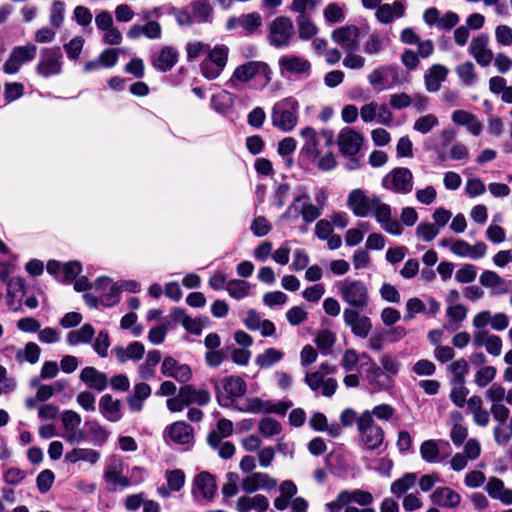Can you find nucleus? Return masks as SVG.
<instances>
[{"mask_svg": "<svg viewBox=\"0 0 512 512\" xmlns=\"http://www.w3.org/2000/svg\"><path fill=\"white\" fill-rule=\"evenodd\" d=\"M373 495L361 489L341 490L336 498L325 504L327 512H376L372 507Z\"/></svg>", "mask_w": 512, "mask_h": 512, "instance_id": "f257e3e1", "label": "nucleus"}, {"mask_svg": "<svg viewBox=\"0 0 512 512\" xmlns=\"http://www.w3.org/2000/svg\"><path fill=\"white\" fill-rule=\"evenodd\" d=\"M335 286L338 295L347 304L346 308L365 310L369 306V288L363 280L346 277L337 281Z\"/></svg>", "mask_w": 512, "mask_h": 512, "instance_id": "f03ea898", "label": "nucleus"}, {"mask_svg": "<svg viewBox=\"0 0 512 512\" xmlns=\"http://www.w3.org/2000/svg\"><path fill=\"white\" fill-rule=\"evenodd\" d=\"M272 69L263 61H248L237 66L230 78V83H248L253 81L257 89L265 88L272 80Z\"/></svg>", "mask_w": 512, "mask_h": 512, "instance_id": "7ed1b4c3", "label": "nucleus"}, {"mask_svg": "<svg viewBox=\"0 0 512 512\" xmlns=\"http://www.w3.org/2000/svg\"><path fill=\"white\" fill-rule=\"evenodd\" d=\"M386 203L378 196L369 195L361 188L353 189L349 192L346 200V206L356 217L365 218L368 216L384 215Z\"/></svg>", "mask_w": 512, "mask_h": 512, "instance_id": "20e7f679", "label": "nucleus"}, {"mask_svg": "<svg viewBox=\"0 0 512 512\" xmlns=\"http://www.w3.org/2000/svg\"><path fill=\"white\" fill-rule=\"evenodd\" d=\"M299 103L293 97L276 102L271 111V122L282 132L292 131L298 124Z\"/></svg>", "mask_w": 512, "mask_h": 512, "instance_id": "39448f33", "label": "nucleus"}, {"mask_svg": "<svg viewBox=\"0 0 512 512\" xmlns=\"http://www.w3.org/2000/svg\"><path fill=\"white\" fill-rule=\"evenodd\" d=\"M359 446L363 450L374 451L384 442V430L375 423L369 410L364 411L357 420Z\"/></svg>", "mask_w": 512, "mask_h": 512, "instance_id": "423d86ee", "label": "nucleus"}, {"mask_svg": "<svg viewBox=\"0 0 512 512\" xmlns=\"http://www.w3.org/2000/svg\"><path fill=\"white\" fill-rule=\"evenodd\" d=\"M216 398L223 407H229L235 399L242 397L247 390L245 381L240 376H228L214 382Z\"/></svg>", "mask_w": 512, "mask_h": 512, "instance_id": "0eeeda50", "label": "nucleus"}, {"mask_svg": "<svg viewBox=\"0 0 512 512\" xmlns=\"http://www.w3.org/2000/svg\"><path fill=\"white\" fill-rule=\"evenodd\" d=\"M229 49L223 44H217L213 48L209 47L206 57L200 64L202 75L209 80L220 76L228 62Z\"/></svg>", "mask_w": 512, "mask_h": 512, "instance_id": "6e6552de", "label": "nucleus"}, {"mask_svg": "<svg viewBox=\"0 0 512 512\" xmlns=\"http://www.w3.org/2000/svg\"><path fill=\"white\" fill-rule=\"evenodd\" d=\"M294 25L287 16H278L268 25V42L275 48L288 47L294 37Z\"/></svg>", "mask_w": 512, "mask_h": 512, "instance_id": "1a4fd4ad", "label": "nucleus"}, {"mask_svg": "<svg viewBox=\"0 0 512 512\" xmlns=\"http://www.w3.org/2000/svg\"><path fill=\"white\" fill-rule=\"evenodd\" d=\"M413 179L411 170L405 167H397L382 178L381 185L385 190L406 195L413 189Z\"/></svg>", "mask_w": 512, "mask_h": 512, "instance_id": "9d476101", "label": "nucleus"}, {"mask_svg": "<svg viewBox=\"0 0 512 512\" xmlns=\"http://www.w3.org/2000/svg\"><path fill=\"white\" fill-rule=\"evenodd\" d=\"M63 67V54L60 47L43 48L36 66L38 75L49 78L59 75Z\"/></svg>", "mask_w": 512, "mask_h": 512, "instance_id": "9b49d317", "label": "nucleus"}, {"mask_svg": "<svg viewBox=\"0 0 512 512\" xmlns=\"http://www.w3.org/2000/svg\"><path fill=\"white\" fill-rule=\"evenodd\" d=\"M293 211L295 212L294 217L300 214L306 223L314 222L322 214V209L316 204L311 203L310 196L304 189L299 191V195L289 205L282 217H291Z\"/></svg>", "mask_w": 512, "mask_h": 512, "instance_id": "f8f14e48", "label": "nucleus"}, {"mask_svg": "<svg viewBox=\"0 0 512 512\" xmlns=\"http://www.w3.org/2000/svg\"><path fill=\"white\" fill-rule=\"evenodd\" d=\"M368 83L377 92H382L399 84V68L395 65H382L367 76Z\"/></svg>", "mask_w": 512, "mask_h": 512, "instance_id": "ddd939ff", "label": "nucleus"}, {"mask_svg": "<svg viewBox=\"0 0 512 512\" xmlns=\"http://www.w3.org/2000/svg\"><path fill=\"white\" fill-rule=\"evenodd\" d=\"M278 65L279 73L282 77L308 78L311 74V62L299 55H284L279 58Z\"/></svg>", "mask_w": 512, "mask_h": 512, "instance_id": "4468645a", "label": "nucleus"}, {"mask_svg": "<svg viewBox=\"0 0 512 512\" xmlns=\"http://www.w3.org/2000/svg\"><path fill=\"white\" fill-rule=\"evenodd\" d=\"M36 53L37 47L32 43L14 47L3 64V72L8 75L18 73L25 63L34 60Z\"/></svg>", "mask_w": 512, "mask_h": 512, "instance_id": "2eb2a0df", "label": "nucleus"}, {"mask_svg": "<svg viewBox=\"0 0 512 512\" xmlns=\"http://www.w3.org/2000/svg\"><path fill=\"white\" fill-rule=\"evenodd\" d=\"M360 309L345 308L343 310V321L350 328L353 335L359 338H366L372 330V321L369 317L362 315Z\"/></svg>", "mask_w": 512, "mask_h": 512, "instance_id": "dca6fc26", "label": "nucleus"}, {"mask_svg": "<svg viewBox=\"0 0 512 512\" xmlns=\"http://www.w3.org/2000/svg\"><path fill=\"white\" fill-rule=\"evenodd\" d=\"M331 38L345 52L357 51L360 46V29L355 25H345L335 29L331 33Z\"/></svg>", "mask_w": 512, "mask_h": 512, "instance_id": "f3484780", "label": "nucleus"}, {"mask_svg": "<svg viewBox=\"0 0 512 512\" xmlns=\"http://www.w3.org/2000/svg\"><path fill=\"white\" fill-rule=\"evenodd\" d=\"M277 487V480L267 473L253 472L246 475L241 481V489L246 493L258 490L270 492Z\"/></svg>", "mask_w": 512, "mask_h": 512, "instance_id": "a211bd4d", "label": "nucleus"}, {"mask_svg": "<svg viewBox=\"0 0 512 512\" xmlns=\"http://www.w3.org/2000/svg\"><path fill=\"white\" fill-rule=\"evenodd\" d=\"M4 354L6 357H14L18 364L34 365L39 361L41 348L34 342H28L23 348L9 345L4 348Z\"/></svg>", "mask_w": 512, "mask_h": 512, "instance_id": "6ab92c4d", "label": "nucleus"}, {"mask_svg": "<svg viewBox=\"0 0 512 512\" xmlns=\"http://www.w3.org/2000/svg\"><path fill=\"white\" fill-rule=\"evenodd\" d=\"M488 46L489 36L487 34H480L472 39L469 47L470 55L482 67L489 66L494 58V54Z\"/></svg>", "mask_w": 512, "mask_h": 512, "instance_id": "aec40b11", "label": "nucleus"}, {"mask_svg": "<svg viewBox=\"0 0 512 512\" xmlns=\"http://www.w3.org/2000/svg\"><path fill=\"white\" fill-rule=\"evenodd\" d=\"M450 251L455 256L477 260L485 256L487 245L484 242H477L474 245H470L463 239H456L451 242Z\"/></svg>", "mask_w": 512, "mask_h": 512, "instance_id": "412c9836", "label": "nucleus"}, {"mask_svg": "<svg viewBox=\"0 0 512 512\" xmlns=\"http://www.w3.org/2000/svg\"><path fill=\"white\" fill-rule=\"evenodd\" d=\"M6 305L13 312L22 309V301L25 296V284L22 278L13 277L7 282Z\"/></svg>", "mask_w": 512, "mask_h": 512, "instance_id": "4be33fe9", "label": "nucleus"}, {"mask_svg": "<svg viewBox=\"0 0 512 512\" xmlns=\"http://www.w3.org/2000/svg\"><path fill=\"white\" fill-rule=\"evenodd\" d=\"M430 500L434 505L446 509H456L462 500L461 495L448 486L436 488L430 495Z\"/></svg>", "mask_w": 512, "mask_h": 512, "instance_id": "5701e85b", "label": "nucleus"}, {"mask_svg": "<svg viewBox=\"0 0 512 512\" xmlns=\"http://www.w3.org/2000/svg\"><path fill=\"white\" fill-rule=\"evenodd\" d=\"M363 137L360 133L344 128L338 135V146L342 154L355 156L361 148Z\"/></svg>", "mask_w": 512, "mask_h": 512, "instance_id": "b1692460", "label": "nucleus"}, {"mask_svg": "<svg viewBox=\"0 0 512 512\" xmlns=\"http://www.w3.org/2000/svg\"><path fill=\"white\" fill-rule=\"evenodd\" d=\"M217 490L216 481L209 472H201L193 480L192 493L195 497L212 500Z\"/></svg>", "mask_w": 512, "mask_h": 512, "instance_id": "393cba45", "label": "nucleus"}, {"mask_svg": "<svg viewBox=\"0 0 512 512\" xmlns=\"http://www.w3.org/2000/svg\"><path fill=\"white\" fill-rule=\"evenodd\" d=\"M406 3L404 0H395L391 4H382L376 9L375 18L381 24H390L393 21L404 17Z\"/></svg>", "mask_w": 512, "mask_h": 512, "instance_id": "a878e982", "label": "nucleus"}, {"mask_svg": "<svg viewBox=\"0 0 512 512\" xmlns=\"http://www.w3.org/2000/svg\"><path fill=\"white\" fill-rule=\"evenodd\" d=\"M161 372L164 376L172 377L180 383H186L192 377L191 368L186 364H180L172 357H166L163 360Z\"/></svg>", "mask_w": 512, "mask_h": 512, "instance_id": "bb28decb", "label": "nucleus"}, {"mask_svg": "<svg viewBox=\"0 0 512 512\" xmlns=\"http://www.w3.org/2000/svg\"><path fill=\"white\" fill-rule=\"evenodd\" d=\"M145 24H133L127 31V37L132 40L144 36L150 40L160 39L162 36V27L155 20H144Z\"/></svg>", "mask_w": 512, "mask_h": 512, "instance_id": "cd10ccee", "label": "nucleus"}, {"mask_svg": "<svg viewBox=\"0 0 512 512\" xmlns=\"http://www.w3.org/2000/svg\"><path fill=\"white\" fill-rule=\"evenodd\" d=\"M304 381L313 391H317L321 388V394L325 397H331L338 386L336 379H324L323 373L317 371L307 373Z\"/></svg>", "mask_w": 512, "mask_h": 512, "instance_id": "c85d7f7f", "label": "nucleus"}, {"mask_svg": "<svg viewBox=\"0 0 512 512\" xmlns=\"http://www.w3.org/2000/svg\"><path fill=\"white\" fill-rule=\"evenodd\" d=\"M178 61V52L173 47L164 46L151 56L152 66L160 72L170 71Z\"/></svg>", "mask_w": 512, "mask_h": 512, "instance_id": "c756f323", "label": "nucleus"}, {"mask_svg": "<svg viewBox=\"0 0 512 512\" xmlns=\"http://www.w3.org/2000/svg\"><path fill=\"white\" fill-rule=\"evenodd\" d=\"M123 470L122 462L114 459L105 469L103 478L106 483L113 487V489H116L117 487L122 489L127 488L131 486V482L128 477L123 476Z\"/></svg>", "mask_w": 512, "mask_h": 512, "instance_id": "7c9ffc66", "label": "nucleus"}, {"mask_svg": "<svg viewBox=\"0 0 512 512\" xmlns=\"http://www.w3.org/2000/svg\"><path fill=\"white\" fill-rule=\"evenodd\" d=\"M451 120L454 124L466 127L467 131L473 136H479L483 130V124L473 113L458 109L451 114Z\"/></svg>", "mask_w": 512, "mask_h": 512, "instance_id": "2f4dec72", "label": "nucleus"}, {"mask_svg": "<svg viewBox=\"0 0 512 512\" xmlns=\"http://www.w3.org/2000/svg\"><path fill=\"white\" fill-rule=\"evenodd\" d=\"M112 353L120 364L128 361H139L145 354V347L139 341L131 342L127 347L115 346Z\"/></svg>", "mask_w": 512, "mask_h": 512, "instance_id": "473e14b6", "label": "nucleus"}, {"mask_svg": "<svg viewBox=\"0 0 512 512\" xmlns=\"http://www.w3.org/2000/svg\"><path fill=\"white\" fill-rule=\"evenodd\" d=\"M485 491L495 500L504 505H512V489L506 488L504 482L498 477H490L486 483Z\"/></svg>", "mask_w": 512, "mask_h": 512, "instance_id": "72a5a7b5", "label": "nucleus"}, {"mask_svg": "<svg viewBox=\"0 0 512 512\" xmlns=\"http://www.w3.org/2000/svg\"><path fill=\"white\" fill-rule=\"evenodd\" d=\"M449 70L442 64H433L424 74V84L428 92H437L441 83L444 82L448 76Z\"/></svg>", "mask_w": 512, "mask_h": 512, "instance_id": "f704fd0d", "label": "nucleus"}, {"mask_svg": "<svg viewBox=\"0 0 512 512\" xmlns=\"http://www.w3.org/2000/svg\"><path fill=\"white\" fill-rule=\"evenodd\" d=\"M479 283L485 288L492 289V295H503L509 291V283L491 270L481 273Z\"/></svg>", "mask_w": 512, "mask_h": 512, "instance_id": "c9c22d12", "label": "nucleus"}, {"mask_svg": "<svg viewBox=\"0 0 512 512\" xmlns=\"http://www.w3.org/2000/svg\"><path fill=\"white\" fill-rule=\"evenodd\" d=\"M80 380L89 388L97 390L98 392L105 390L108 385L106 374L91 366L82 369Z\"/></svg>", "mask_w": 512, "mask_h": 512, "instance_id": "e433bc0d", "label": "nucleus"}, {"mask_svg": "<svg viewBox=\"0 0 512 512\" xmlns=\"http://www.w3.org/2000/svg\"><path fill=\"white\" fill-rule=\"evenodd\" d=\"M152 389L145 382L135 384L133 393L127 398V405L131 412L138 413L144 407V401L151 396Z\"/></svg>", "mask_w": 512, "mask_h": 512, "instance_id": "4c0bfd02", "label": "nucleus"}, {"mask_svg": "<svg viewBox=\"0 0 512 512\" xmlns=\"http://www.w3.org/2000/svg\"><path fill=\"white\" fill-rule=\"evenodd\" d=\"M268 507V498L262 494H256L252 497L241 496L236 502V510L238 512H250L251 510L265 512Z\"/></svg>", "mask_w": 512, "mask_h": 512, "instance_id": "58836bf2", "label": "nucleus"}, {"mask_svg": "<svg viewBox=\"0 0 512 512\" xmlns=\"http://www.w3.org/2000/svg\"><path fill=\"white\" fill-rule=\"evenodd\" d=\"M440 445H444L449 447V443L447 441H436V440H426L420 446V454L422 459L427 463H440L447 456L440 454Z\"/></svg>", "mask_w": 512, "mask_h": 512, "instance_id": "ea45409f", "label": "nucleus"}, {"mask_svg": "<svg viewBox=\"0 0 512 512\" xmlns=\"http://www.w3.org/2000/svg\"><path fill=\"white\" fill-rule=\"evenodd\" d=\"M171 441L177 444H189L193 440V429L184 421H178L168 427Z\"/></svg>", "mask_w": 512, "mask_h": 512, "instance_id": "a19ab883", "label": "nucleus"}, {"mask_svg": "<svg viewBox=\"0 0 512 512\" xmlns=\"http://www.w3.org/2000/svg\"><path fill=\"white\" fill-rule=\"evenodd\" d=\"M182 397L184 398L187 406L191 404L206 405L209 403L211 396L205 389H196L192 385H184L179 389Z\"/></svg>", "mask_w": 512, "mask_h": 512, "instance_id": "79ce46f5", "label": "nucleus"}, {"mask_svg": "<svg viewBox=\"0 0 512 512\" xmlns=\"http://www.w3.org/2000/svg\"><path fill=\"white\" fill-rule=\"evenodd\" d=\"M300 136L304 140L302 151L312 157L320 154L319 137L320 134L312 127H304L299 131Z\"/></svg>", "mask_w": 512, "mask_h": 512, "instance_id": "37998d69", "label": "nucleus"}, {"mask_svg": "<svg viewBox=\"0 0 512 512\" xmlns=\"http://www.w3.org/2000/svg\"><path fill=\"white\" fill-rule=\"evenodd\" d=\"M385 210L383 211L384 215L380 216L379 214L376 215V221L380 224L382 229L386 231L387 233L394 235V236H400L404 229L401 223L397 220L392 218V209L389 204L386 203L384 206Z\"/></svg>", "mask_w": 512, "mask_h": 512, "instance_id": "c03bdc74", "label": "nucleus"}, {"mask_svg": "<svg viewBox=\"0 0 512 512\" xmlns=\"http://www.w3.org/2000/svg\"><path fill=\"white\" fill-rule=\"evenodd\" d=\"M99 410L101 414L109 421L116 422L120 419V402L113 399L109 394L101 397L99 402Z\"/></svg>", "mask_w": 512, "mask_h": 512, "instance_id": "a18cd8bd", "label": "nucleus"}, {"mask_svg": "<svg viewBox=\"0 0 512 512\" xmlns=\"http://www.w3.org/2000/svg\"><path fill=\"white\" fill-rule=\"evenodd\" d=\"M194 22L207 23L211 22L213 7L208 0H194L189 4Z\"/></svg>", "mask_w": 512, "mask_h": 512, "instance_id": "49530a36", "label": "nucleus"}, {"mask_svg": "<svg viewBox=\"0 0 512 512\" xmlns=\"http://www.w3.org/2000/svg\"><path fill=\"white\" fill-rule=\"evenodd\" d=\"M99 459L100 453L91 448H74L65 455V460L70 463L84 461L93 465L97 463Z\"/></svg>", "mask_w": 512, "mask_h": 512, "instance_id": "de8ad7c7", "label": "nucleus"}, {"mask_svg": "<svg viewBox=\"0 0 512 512\" xmlns=\"http://www.w3.org/2000/svg\"><path fill=\"white\" fill-rule=\"evenodd\" d=\"M95 335L92 325L84 324L81 328L72 330L67 334V342L71 346L89 344Z\"/></svg>", "mask_w": 512, "mask_h": 512, "instance_id": "09e8293b", "label": "nucleus"}, {"mask_svg": "<svg viewBox=\"0 0 512 512\" xmlns=\"http://www.w3.org/2000/svg\"><path fill=\"white\" fill-rule=\"evenodd\" d=\"M453 420V426L450 432V438L453 444L457 447L463 444L464 440L468 436V429L462 424L463 416L459 412L451 414Z\"/></svg>", "mask_w": 512, "mask_h": 512, "instance_id": "8fccbe9b", "label": "nucleus"}, {"mask_svg": "<svg viewBox=\"0 0 512 512\" xmlns=\"http://www.w3.org/2000/svg\"><path fill=\"white\" fill-rule=\"evenodd\" d=\"M367 380L370 386L376 390L387 389L392 384V379L386 375L383 370L373 365L367 373Z\"/></svg>", "mask_w": 512, "mask_h": 512, "instance_id": "3c124183", "label": "nucleus"}, {"mask_svg": "<svg viewBox=\"0 0 512 512\" xmlns=\"http://www.w3.org/2000/svg\"><path fill=\"white\" fill-rule=\"evenodd\" d=\"M226 290L231 298L241 300L250 295L252 285L245 280L232 279L227 282Z\"/></svg>", "mask_w": 512, "mask_h": 512, "instance_id": "603ef678", "label": "nucleus"}, {"mask_svg": "<svg viewBox=\"0 0 512 512\" xmlns=\"http://www.w3.org/2000/svg\"><path fill=\"white\" fill-rule=\"evenodd\" d=\"M417 476L415 473L409 472L401 478L396 479L390 486V492L397 497H401L407 491L412 489L416 484Z\"/></svg>", "mask_w": 512, "mask_h": 512, "instance_id": "864d4df0", "label": "nucleus"}, {"mask_svg": "<svg viewBox=\"0 0 512 512\" xmlns=\"http://www.w3.org/2000/svg\"><path fill=\"white\" fill-rule=\"evenodd\" d=\"M298 36L301 40H310L318 34V27L308 15H298L296 18Z\"/></svg>", "mask_w": 512, "mask_h": 512, "instance_id": "5fc2aeb1", "label": "nucleus"}, {"mask_svg": "<svg viewBox=\"0 0 512 512\" xmlns=\"http://www.w3.org/2000/svg\"><path fill=\"white\" fill-rule=\"evenodd\" d=\"M232 433L233 423L226 418L219 419L216 429L208 435V443L209 445H217L219 444V440L229 437Z\"/></svg>", "mask_w": 512, "mask_h": 512, "instance_id": "6e6d98bb", "label": "nucleus"}, {"mask_svg": "<svg viewBox=\"0 0 512 512\" xmlns=\"http://www.w3.org/2000/svg\"><path fill=\"white\" fill-rule=\"evenodd\" d=\"M284 357V353L276 348H268L263 353L257 355L255 364L261 369H268L280 362Z\"/></svg>", "mask_w": 512, "mask_h": 512, "instance_id": "4d7b16f0", "label": "nucleus"}, {"mask_svg": "<svg viewBox=\"0 0 512 512\" xmlns=\"http://www.w3.org/2000/svg\"><path fill=\"white\" fill-rule=\"evenodd\" d=\"M455 72L465 86H471L477 81V74L475 72V66L472 62L466 61L459 64L455 68Z\"/></svg>", "mask_w": 512, "mask_h": 512, "instance_id": "13d9d810", "label": "nucleus"}, {"mask_svg": "<svg viewBox=\"0 0 512 512\" xmlns=\"http://www.w3.org/2000/svg\"><path fill=\"white\" fill-rule=\"evenodd\" d=\"M439 125V119L436 115L429 113L417 118L413 124L414 131L420 134H427Z\"/></svg>", "mask_w": 512, "mask_h": 512, "instance_id": "bf43d9fd", "label": "nucleus"}, {"mask_svg": "<svg viewBox=\"0 0 512 512\" xmlns=\"http://www.w3.org/2000/svg\"><path fill=\"white\" fill-rule=\"evenodd\" d=\"M235 22L248 33H253L262 25V18L259 13L253 12L241 15L236 18Z\"/></svg>", "mask_w": 512, "mask_h": 512, "instance_id": "052dcab7", "label": "nucleus"}, {"mask_svg": "<svg viewBox=\"0 0 512 512\" xmlns=\"http://www.w3.org/2000/svg\"><path fill=\"white\" fill-rule=\"evenodd\" d=\"M232 104V96L226 91L214 94L211 98L212 109L220 114L227 112L231 108Z\"/></svg>", "mask_w": 512, "mask_h": 512, "instance_id": "680f3d73", "label": "nucleus"}, {"mask_svg": "<svg viewBox=\"0 0 512 512\" xmlns=\"http://www.w3.org/2000/svg\"><path fill=\"white\" fill-rule=\"evenodd\" d=\"M465 383L466 381L451 382L453 387L450 392V399L459 408L464 407L467 401V395L469 393Z\"/></svg>", "mask_w": 512, "mask_h": 512, "instance_id": "e2e57ef3", "label": "nucleus"}, {"mask_svg": "<svg viewBox=\"0 0 512 512\" xmlns=\"http://www.w3.org/2000/svg\"><path fill=\"white\" fill-rule=\"evenodd\" d=\"M323 17L327 23L336 24L344 21L345 12L339 4L330 3L323 10Z\"/></svg>", "mask_w": 512, "mask_h": 512, "instance_id": "0e129e2a", "label": "nucleus"}, {"mask_svg": "<svg viewBox=\"0 0 512 512\" xmlns=\"http://www.w3.org/2000/svg\"><path fill=\"white\" fill-rule=\"evenodd\" d=\"M335 340V334L328 329H324L317 334L315 343L317 347L321 350V352L324 355H327L330 353L331 348L335 343Z\"/></svg>", "mask_w": 512, "mask_h": 512, "instance_id": "69168bd1", "label": "nucleus"}, {"mask_svg": "<svg viewBox=\"0 0 512 512\" xmlns=\"http://www.w3.org/2000/svg\"><path fill=\"white\" fill-rule=\"evenodd\" d=\"M65 19V3L62 1H54L51 5L49 22L54 28H60Z\"/></svg>", "mask_w": 512, "mask_h": 512, "instance_id": "338daca9", "label": "nucleus"}, {"mask_svg": "<svg viewBox=\"0 0 512 512\" xmlns=\"http://www.w3.org/2000/svg\"><path fill=\"white\" fill-rule=\"evenodd\" d=\"M439 233L438 227L430 222H420L415 229L416 237L425 242L433 241Z\"/></svg>", "mask_w": 512, "mask_h": 512, "instance_id": "774afa93", "label": "nucleus"}]
</instances>
